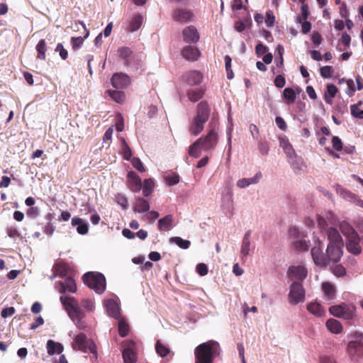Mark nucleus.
Returning a JSON list of instances; mask_svg holds the SVG:
<instances>
[{"label": "nucleus", "instance_id": "nucleus-1", "mask_svg": "<svg viewBox=\"0 0 363 363\" xmlns=\"http://www.w3.org/2000/svg\"><path fill=\"white\" fill-rule=\"evenodd\" d=\"M220 347L218 342L209 340L198 345L194 350L196 363H213L219 355Z\"/></svg>", "mask_w": 363, "mask_h": 363}, {"label": "nucleus", "instance_id": "nucleus-2", "mask_svg": "<svg viewBox=\"0 0 363 363\" xmlns=\"http://www.w3.org/2000/svg\"><path fill=\"white\" fill-rule=\"evenodd\" d=\"M60 301L76 326L80 330L84 329L86 324L83 320L84 313L79 306L78 301L73 297L64 296L60 297Z\"/></svg>", "mask_w": 363, "mask_h": 363}, {"label": "nucleus", "instance_id": "nucleus-3", "mask_svg": "<svg viewBox=\"0 0 363 363\" xmlns=\"http://www.w3.org/2000/svg\"><path fill=\"white\" fill-rule=\"evenodd\" d=\"M210 109L206 102L201 101L198 104L197 112L189 127V131L194 135H199L208 120Z\"/></svg>", "mask_w": 363, "mask_h": 363}, {"label": "nucleus", "instance_id": "nucleus-4", "mask_svg": "<svg viewBox=\"0 0 363 363\" xmlns=\"http://www.w3.org/2000/svg\"><path fill=\"white\" fill-rule=\"evenodd\" d=\"M84 283L96 293L101 294L106 289V279L99 272H89L83 275Z\"/></svg>", "mask_w": 363, "mask_h": 363}, {"label": "nucleus", "instance_id": "nucleus-5", "mask_svg": "<svg viewBox=\"0 0 363 363\" xmlns=\"http://www.w3.org/2000/svg\"><path fill=\"white\" fill-rule=\"evenodd\" d=\"M72 347L74 350H79L84 353L90 352L95 354L96 352V345L94 342L82 333L73 337Z\"/></svg>", "mask_w": 363, "mask_h": 363}, {"label": "nucleus", "instance_id": "nucleus-6", "mask_svg": "<svg viewBox=\"0 0 363 363\" xmlns=\"http://www.w3.org/2000/svg\"><path fill=\"white\" fill-rule=\"evenodd\" d=\"M218 138L217 128L216 125H214L211 127L205 136L200 138L197 141L203 148V150L212 151L216 148Z\"/></svg>", "mask_w": 363, "mask_h": 363}, {"label": "nucleus", "instance_id": "nucleus-7", "mask_svg": "<svg viewBox=\"0 0 363 363\" xmlns=\"http://www.w3.org/2000/svg\"><path fill=\"white\" fill-rule=\"evenodd\" d=\"M288 299L291 305H297L305 301V289L301 282L293 281L290 286Z\"/></svg>", "mask_w": 363, "mask_h": 363}, {"label": "nucleus", "instance_id": "nucleus-8", "mask_svg": "<svg viewBox=\"0 0 363 363\" xmlns=\"http://www.w3.org/2000/svg\"><path fill=\"white\" fill-rule=\"evenodd\" d=\"M347 350L352 360L357 362L363 357V342L361 340L350 341Z\"/></svg>", "mask_w": 363, "mask_h": 363}, {"label": "nucleus", "instance_id": "nucleus-9", "mask_svg": "<svg viewBox=\"0 0 363 363\" xmlns=\"http://www.w3.org/2000/svg\"><path fill=\"white\" fill-rule=\"evenodd\" d=\"M289 279L293 281L301 282L307 277V269L302 265L290 267L287 272Z\"/></svg>", "mask_w": 363, "mask_h": 363}, {"label": "nucleus", "instance_id": "nucleus-10", "mask_svg": "<svg viewBox=\"0 0 363 363\" xmlns=\"http://www.w3.org/2000/svg\"><path fill=\"white\" fill-rule=\"evenodd\" d=\"M194 17V13L187 9H177L172 11V18L174 21L186 23L193 21Z\"/></svg>", "mask_w": 363, "mask_h": 363}, {"label": "nucleus", "instance_id": "nucleus-11", "mask_svg": "<svg viewBox=\"0 0 363 363\" xmlns=\"http://www.w3.org/2000/svg\"><path fill=\"white\" fill-rule=\"evenodd\" d=\"M111 85L117 89H123L128 87L130 84V79L128 75L123 73H115L111 77Z\"/></svg>", "mask_w": 363, "mask_h": 363}, {"label": "nucleus", "instance_id": "nucleus-12", "mask_svg": "<svg viewBox=\"0 0 363 363\" xmlns=\"http://www.w3.org/2000/svg\"><path fill=\"white\" fill-rule=\"evenodd\" d=\"M323 246L319 242L318 246L311 249V256L314 263L320 267H325L328 264V258L326 255L323 252Z\"/></svg>", "mask_w": 363, "mask_h": 363}, {"label": "nucleus", "instance_id": "nucleus-13", "mask_svg": "<svg viewBox=\"0 0 363 363\" xmlns=\"http://www.w3.org/2000/svg\"><path fill=\"white\" fill-rule=\"evenodd\" d=\"M123 350V358L124 363H136L137 354L135 352V343L133 342H126Z\"/></svg>", "mask_w": 363, "mask_h": 363}, {"label": "nucleus", "instance_id": "nucleus-14", "mask_svg": "<svg viewBox=\"0 0 363 363\" xmlns=\"http://www.w3.org/2000/svg\"><path fill=\"white\" fill-rule=\"evenodd\" d=\"M342 247L336 245H328L326 250V257L328 258V264L330 262H337L342 255Z\"/></svg>", "mask_w": 363, "mask_h": 363}, {"label": "nucleus", "instance_id": "nucleus-15", "mask_svg": "<svg viewBox=\"0 0 363 363\" xmlns=\"http://www.w3.org/2000/svg\"><path fill=\"white\" fill-rule=\"evenodd\" d=\"M251 230L245 232L241 243L240 247V258L242 260H245L247 256L250 255L251 251Z\"/></svg>", "mask_w": 363, "mask_h": 363}, {"label": "nucleus", "instance_id": "nucleus-16", "mask_svg": "<svg viewBox=\"0 0 363 363\" xmlns=\"http://www.w3.org/2000/svg\"><path fill=\"white\" fill-rule=\"evenodd\" d=\"M184 40L188 43H196L199 40V34L194 26L186 27L182 32Z\"/></svg>", "mask_w": 363, "mask_h": 363}, {"label": "nucleus", "instance_id": "nucleus-17", "mask_svg": "<svg viewBox=\"0 0 363 363\" xmlns=\"http://www.w3.org/2000/svg\"><path fill=\"white\" fill-rule=\"evenodd\" d=\"M336 191L337 193L343 199L348 200L350 202L355 203L357 206L363 208V201L359 199L355 194H352L348 190L343 189L339 185L337 186Z\"/></svg>", "mask_w": 363, "mask_h": 363}, {"label": "nucleus", "instance_id": "nucleus-18", "mask_svg": "<svg viewBox=\"0 0 363 363\" xmlns=\"http://www.w3.org/2000/svg\"><path fill=\"white\" fill-rule=\"evenodd\" d=\"M203 79L201 72L193 70L189 71L183 75V80L189 86L199 85Z\"/></svg>", "mask_w": 363, "mask_h": 363}, {"label": "nucleus", "instance_id": "nucleus-19", "mask_svg": "<svg viewBox=\"0 0 363 363\" xmlns=\"http://www.w3.org/2000/svg\"><path fill=\"white\" fill-rule=\"evenodd\" d=\"M346 247L347 250L353 255H359L362 252V248L359 244V237L357 235L346 239Z\"/></svg>", "mask_w": 363, "mask_h": 363}, {"label": "nucleus", "instance_id": "nucleus-20", "mask_svg": "<svg viewBox=\"0 0 363 363\" xmlns=\"http://www.w3.org/2000/svg\"><path fill=\"white\" fill-rule=\"evenodd\" d=\"M262 177V174L260 172H257L254 177L251 178H242L238 179L236 182V186L239 189H245L250 185L257 184L259 182Z\"/></svg>", "mask_w": 363, "mask_h": 363}, {"label": "nucleus", "instance_id": "nucleus-21", "mask_svg": "<svg viewBox=\"0 0 363 363\" xmlns=\"http://www.w3.org/2000/svg\"><path fill=\"white\" fill-rule=\"evenodd\" d=\"M104 304L109 316L116 319H118L120 318V307L116 301L113 299H108L105 301Z\"/></svg>", "mask_w": 363, "mask_h": 363}, {"label": "nucleus", "instance_id": "nucleus-22", "mask_svg": "<svg viewBox=\"0 0 363 363\" xmlns=\"http://www.w3.org/2000/svg\"><path fill=\"white\" fill-rule=\"evenodd\" d=\"M328 239L329 240L328 245H336L343 246L342 239L338 232L335 228H329L327 230Z\"/></svg>", "mask_w": 363, "mask_h": 363}, {"label": "nucleus", "instance_id": "nucleus-23", "mask_svg": "<svg viewBox=\"0 0 363 363\" xmlns=\"http://www.w3.org/2000/svg\"><path fill=\"white\" fill-rule=\"evenodd\" d=\"M199 50L191 45L186 46L182 50V55L189 61H196L198 60L199 56Z\"/></svg>", "mask_w": 363, "mask_h": 363}, {"label": "nucleus", "instance_id": "nucleus-24", "mask_svg": "<svg viewBox=\"0 0 363 363\" xmlns=\"http://www.w3.org/2000/svg\"><path fill=\"white\" fill-rule=\"evenodd\" d=\"M118 54L127 65H131L135 58L133 51L128 47H121L118 48Z\"/></svg>", "mask_w": 363, "mask_h": 363}, {"label": "nucleus", "instance_id": "nucleus-25", "mask_svg": "<svg viewBox=\"0 0 363 363\" xmlns=\"http://www.w3.org/2000/svg\"><path fill=\"white\" fill-rule=\"evenodd\" d=\"M279 145L281 147H282L284 153L286 154V157H288V160L291 157H294V156L296 155L293 146L289 142L288 139H286L285 137H279Z\"/></svg>", "mask_w": 363, "mask_h": 363}, {"label": "nucleus", "instance_id": "nucleus-26", "mask_svg": "<svg viewBox=\"0 0 363 363\" xmlns=\"http://www.w3.org/2000/svg\"><path fill=\"white\" fill-rule=\"evenodd\" d=\"M295 174H298L303 172L306 167L303 159L297 155L288 160Z\"/></svg>", "mask_w": 363, "mask_h": 363}, {"label": "nucleus", "instance_id": "nucleus-27", "mask_svg": "<svg viewBox=\"0 0 363 363\" xmlns=\"http://www.w3.org/2000/svg\"><path fill=\"white\" fill-rule=\"evenodd\" d=\"M130 182V189L132 191L138 192L142 188L141 179L134 172H130L128 174Z\"/></svg>", "mask_w": 363, "mask_h": 363}, {"label": "nucleus", "instance_id": "nucleus-28", "mask_svg": "<svg viewBox=\"0 0 363 363\" xmlns=\"http://www.w3.org/2000/svg\"><path fill=\"white\" fill-rule=\"evenodd\" d=\"M222 208L225 211L226 213H233V194L229 191L222 196Z\"/></svg>", "mask_w": 363, "mask_h": 363}, {"label": "nucleus", "instance_id": "nucleus-29", "mask_svg": "<svg viewBox=\"0 0 363 363\" xmlns=\"http://www.w3.org/2000/svg\"><path fill=\"white\" fill-rule=\"evenodd\" d=\"M173 226V216L170 214L165 216L158 220V229L160 231H169Z\"/></svg>", "mask_w": 363, "mask_h": 363}, {"label": "nucleus", "instance_id": "nucleus-30", "mask_svg": "<svg viewBox=\"0 0 363 363\" xmlns=\"http://www.w3.org/2000/svg\"><path fill=\"white\" fill-rule=\"evenodd\" d=\"M133 210L140 213H147L150 210V203L147 200L138 197L134 203Z\"/></svg>", "mask_w": 363, "mask_h": 363}, {"label": "nucleus", "instance_id": "nucleus-31", "mask_svg": "<svg viewBox=\"0 0 363 363\" xmlns=\"http://www.w3.org/2000/svg\"><path fill=\"white\" fill-rule=\"evenodd\" d=\"M46 349L48 354L51 356L55 353H62L64 350V347L60 342H56L52 340H49L46 344Z\"/></svg>", "mask_w": 363, "mask_h": 363}, {"label": "nucleus", "instance_id": "nucleus-32", "mask_svg": "<svg viewBox=\"0 0 363 363\" xmlns=\"http://www.w3.org/2000/svg\"><path fill=\"white\" fill-rule=\"evenodd\" d=\"M328 330L334 334H340L342 331V325L340 321L336 319L330 318L326 321Z\"/></svg>", "mask_w": 363, "mask_h": 363}, {"label": "nucleus", "instance_id": "nucleus-33", "mask_svg": "<svg viewBox=\"0 0 363 363\" xmlns=\"http://www.w3.org/2000/svg\"><path fill=\"white\" fill-rule=\"evenodd\" d=\"M72 225L77 226V231L80 235H85L88 233V225L82 218L74 217L72 219Z\"/></svg>", "mask_w": 363, "mask_h": 363}, {"label": "nucleus", "instance_id": "nucleus-34", "mask_svg": "<svg viewBox=\"0 0 363 363\" xmlns=\"http://www.w3.org/2000/svg\"><path fill=\"white\" fill-rule=\"evenodd\" d=\"M60 292H65L67 291L74 293L77 290L76 284L74 280L71 277H67L64 282H60Z\"/></svg>", "mask_w": 363, "mask_h": 363}, {"label": "nucleus", "instance_id": "nucleus-35", "mask_svg": "<svg viewBox=\"0 0 363 363\" xmlns=\"http://www.w3.org/2000/svg\"><path fill=\"white\" fill-rule=\"evenodd\" d=\"M307 310L313 315L317 317H322L325 315V312L323 306L316 302H312L307 305Z\"/></svg>", "mask_w": 363, "mask_h": 363}, {"label": "nucleus", "instance_id": "nucleus-36", "mask_svg": "<svg viewBox=\"0 0 363 363\" xmlns=\"http://www.w3.org/2000/svg\"><path fill=\"white\" fill-rule=\"evenodd\" d=\"M337 92V88L333 84L327 85V89L324 93V99L327 104L331 105L333 104V99L335 96Z\"/></svg>", "mask_w": 363, "mask_h": 363}, {"label": "nucleus", "instance_id": "nucleus-37", "mask_svg": "<svg viewBox=\"0 0 363 363\" xmlns=\"http://www.w3.org/2000/svg\"><path fill=\"white\" fill-rule=\"evenodd\" d=\"M340 229L346 237V239L358 235L355 230L346 221H343L340 224Z\"/></svg>", "mask_w": 363, "mask_h": 363}, {"label": "nucleus", "instance_id": "nucleus-38", "mask_svg": "<svg viewBox=\"0 0 363 363\" xmlns=\"http://www.w3.org/2000/svg\"><path fill=\"white\" fill-rule=\"evenodd\" d=\"M105 94L109 96L114 101L121 104L125 101V94L123 91L118 90H106Z\"/></svg>", "mask_w": 363, "mask_h": 363}, {"label": "nucleus", "instance_id": "nucleus-39", "mask_svg": "<svg viewBox=\"0 0 363 363\" xmlns=\"http://www.w3.org/2000/svg\"><path fill=\"white\" fill-rule=\"evenodd\" d=\"M354 312L355 306L353 305L343 303L341 318L346 320L352 319L354 315Z\"/></svg>", "mask_w": 363, "mask_h": 363}, {"label": "nucleus", "instance_id": "nucleus-40", "mask_svg": "<svg viewBox=\"0 0 363 363\" xmlns=\"http://www.w3.org/2000/svg\"><path fill=\"white\" fill-rule=\"evenodd\" d=\"M322 288L328 300H332L335 297V289L331 284L328 282L323 283Z\"/></svg>", "mask_w": 363, "mask_h": 363}, {"label": "nucleus", "instance_id": "nucleus-41", "mask_svg": "<svg viewBox=\"0 0 363 363\" xmlns=\"http://www.w3.org/2000/svg\"><path fill=\"white\" fill-rule=\"evenodd\" d=\"M143 21V18L141 15L138 14L135 16L130 23L129 30L130 32H135L138 30L141 27Z\"/></svg>", "mask_w": 363, "mask_h": 363}, {"label": "nucleus", "instance_id": "nucleus-42", "mask_svg": "<svg viewBox=\"0 0 363 363\" xmlns=\"http://www.w3.org/2000/svg\"><path fill=\"white\" fill-rule=\"evenodd\" d=\"M36 50L38 52L37 58L40 60H45L47 46L45 40L42 39L38 42L36 45Z\"/></svg>", "mask_w": 363, "mask_h": 363}, {"label": "nucleus", "instance_id": "nucleus-43", "mask_svg": "<svg viewBox=\"0 0 363 363\" xmlns=\"http://www.w3.org/2000/svg\"><path fill=\"white\" fill-rule=\"evenodd\" d=\"M202 150H203V148L201 147L200 144L198 143V141L196 140L189 147V154L190 156L197 158V157H200Z\"/></svg>", "mask_w": 363, "mask_h": 363}, {"label": "nucleus", "instance_id": "nucleus-44", "mask_svg": "<svg viewBox=\"0 0 363 363\" xmlns=\"http://www.w3.org/2000/svg\"><path fill=\"white\" fill-rule=\"evenodd\" d=\"M169 242L174 243L182 249H188L191 245L190 241L184 240L180 237H172L170 238Z\"/></svg>", "mask_w": 363, "mask_h": 363}, {"label": "nucleus", "instance_id": "nucleus-45", "mask_svg": "<svg viewBox=\"0 0 363 363\" xmlns=\"http://www.w3.org/2000/svg\"><path fill=\"white\" fill-rule=\"evenodd\" d=\"M233 124L230 123V125L227 128L226 135H227V146H228V152L227 157L228 160H230L232 150V132H233Z\"/></svg>", "mask_w": 363, "mask_h": 363}, {"label": "nucleus", "instance_id": "nucleus-46", "mask_svg": "<svg viewBox=\"0 0 363 363\" xmlns=\"http://www.w3.org/2000/svg\"><path fill=\"white\" fill-rule=\"evenodd\" d=\"M203 91L201 89L189 90L187 96L189 101L196 102L203 97Z\"/></svg>", "mask_w": 363, "mask_h": 363}, {"label": "nucleus", "instance_id": "nucleus-47", "mask_svg": "<svg viewBox=\"0 0 363 363\" xmlns=\"http://www.w3.org/2000/svg\"><path fill=\"white\" fill-rule=\"evenodd\" d=\"M154 187V182L153 180L151 179H145L143 187V194L144 196L147 197L149 196L152 191Z\"/></svg>", "mask_w": 363, "mask_h": 363}, {"label": "nucleus", "instance_id": "nucleus-48", "mask_svg": "<svg viewBox=\"0 0 363 363\" xmlns=\"http://www.w3.org/2000/svg\"><path fill=\"white\" fill-rule=\"evenodd\" d=\"M89 31H86L85 35L84 37H72L71 38V43L72 49L74 50H78L81 46L82 45L84 40L85 38H86L89 36Z\"/></svg>", "mask_w": 363, "mask_h": 363}, {"label": "nucleus", "instance_id": "nucleus-49", "mask_svg": "<svg viewBox=\"0 0 363 363\" xmlns=\"http://www.w3.org/2000/svg\"><path fill=\"white\" fill-rule=\"evenodd\" d=\"M283 97L289 104H292L296 100L295 90L292 88L287 87L283 91Z\"/></svg>", "mask_w": 363, "mask_h": 363}, {"label": "nucleus", "instance_id": "nucleus-50", "mask_svg": "<svg viewBox=\"0 0 363 363\" xmlns=\"http://www.w3.org/2000/svg\"><path fill=\"white\" fill-rule=\"evenodd\" d=\"M155 350L157 353L160 357H165L167 354L169 353V349L166 347L165 345H162L160 340H157L156 345H155Z\"/></svg>", "mask_w": 363, "mask_h": 363}, {"label": "nucleus", "instance_id": "nucleus-51", "mask_svg": "<svg viewBox=\"0 0 363 363\" xmlns=\"http://www.w3.org/2000/svg\"><path fill=\"white\" fill-rule=\"evenodd\" d=\"M128 331H129L128 325L126 323V322L123 319L120 320L118 322L119 335L121 337H124L127 336Z\"/></svg>", "mask_w": 363, "mask_h": 363}, {"label": "nucleus", "instance_id": "nucleus-52", "mask_svg": "<svg viewBox=\"0 0 363 363\" xmlns=\"http://www.w3.org/2000/svg\"><path fill=\"white\" fill-rule=\"evenodd\" d=\"M165 181L169 186L175 185L179 182V176L172 173L165 177Z\"/></svg>", "mask_w": 363, "mask_h": 363}, {"label": "nucleus", "instance_id": "nucleus-53", "mask_svg": "<svg viewBox=\"0 0 363 363\" xmlns=\"http://www.w3.org/2000/svg\"><path fill=\"white\" fill-rule=\"evenodd\" d=\"M294 246L299 251H306L308 249V242L305 240H298L295 241Z\"/></svg>", "mask_w": 363, "mask_h": 363}, {"label": "nucleus", "instance_id": "nucleus-54", "mask_svg": "<svg viewBox=\"0 0 363 363\" xmlns=\"http://www.w3.org/2000/svg\"><path fill=\"white\" fill-rule=\"evenodd\" d=\"M116 201L123 209H127L128 207V201L127 198L120 194L116 195Z\"/></svg>", "mask_w": 363, "mask_h": 363}, {"label": "nucleus", "instance_id": "nucleus-55", "mask_svg": "<svg viewBox=\"0 0 363 363\" xmlns=\"http://www.w3.org/2000/svg\"><path fill=\"white\" fill-rule=\"evenodd\" d=\"M259 151L262 155H267L269 151V146L267 141L259 140L258 143Z\"/></svg>", "mask_w": 363, "mask_h": 363}, {"label": "nucleus", "instance_id": "nucleus-56", "mask_svg": "<svg viewBox=\"0 0 363 363\" xmlns=\"http://www.w3.org/2000/svg\"><path fill=\"white\" fill-rule=\"evenodd\" d=\"M342 306L343 304L335 305L330 307L329 311L330 314H332L334 316L341 318L342 313Z\"/></svg>", "mask_w": 363, "mask_h": 363}, {"label": "nucleus", "instance_id": "nucleus-57", "mask_svg": "<svg viewBox=\"0 0 363 363\" xmlns=\"http://www.w3.org/2000/svg\"><path fill=\"white\" fill-rule=\"evenodd\" d=\"M351 114L352 116L358 118H363V110L358 108L357 105L352 104L350 106Z\"/></svg>", "mask_w": 363, "mask_h": 363}, {"label": "nucleus", "instance_id": "nucleus-58", "mask_svg": "<svg viewBox=\"0 0 363 363\" xmlns=\"http://www.w3.org/2000/svg\"><path fill=\"white\" fill-rule=\"evenodd\" d=\"M55 274H59L61 277H64L66 274V266L63 264L58 263L55 264L53 267Z\"/></svg>", "mask_w": 363, "mask_h": 363}, {"label": "nucleus", "instance_id": "nucleus-59", "mask_svg": "<svg viewBox=\"0 0 363 363\" xmlns=\"http://www.w3.org/2000/svg\"><path fill=\"white\" fill-rule=\"evenodd\" d=\"M133 166L139 172H144L145 169L141 162V160L138 157H133L131 161Z\"/></svg>", "mask_w": 363, "mask_h": 363}, {"label": "nucleus", "instance_id": "nucleus-60", "mask_svg": "<svg viewBox=\"0 0 363 363\" xmlns=\"http://www.w3.org/2000/svg\"><path fill=\"white\" fill-rule=\"evenodd\" d=\"M333 147L336 151H341L342 149V143L338 136H333L332 138Z\"/></svg>", "mask_w": 363, "mask_h": 363}, {"label": "nucleus", "instance_id": "nucleus-61", "mask_svg": "<svg viewBox=\"0 0 363 363\" xmlns=\"http://www.w3.org/2000/svg\"><path fill=\"white\" fill-rule=\"evenodd\" d=\"M275 17L272 11H267L266 13L265 23L268 27H272L274 24Z\"/></svg>", "mask_w": 363, "mask_h": 363}, {"label": "nucleus", "instance_id": "nucleus-62", "mask_svg": "<svg viewBox=\"0 0 363 363\" xmlns=\"http://www.w3.org/2000/svg\"><path fill=\"white\" fill-rule=\"evenodd\" d=\"M56 52H59L60 56L62 60H66L68 57V52L67 50L64 48L62 43H58L55 48Z\"/></svg>", "mask_w": 363, "mask_h": 363}, {"label": "nucleus", "instance_id": "nucleus-63", "mask_svg": "<svg viewBox=\"0 0 363 363\" xmlns=\"http://www.w3.org/2000/svg\"><path fill=\"white\" fill-rule=\"evenodd\" d=\"M123 151L124 159L126 160H129L132 155L131 150L124 140H123Z\"/></svg>", "mask_w": 363, "mask_h": 363}, {"label": "nucleus", "instance_id": "nucleus-64", "mask_svg": "<svg viewBox=\"0 0 363 363\" xmlns=\"http://www.w3.org/2000/svg\"><path fill=\"white\" fill-rule=\"evenodd\" d=\"M15 312L16 309L14 308V307H7L1 311V315L2 318H6L8 317L13 315L15 313Z\"/></svg>", "mask_w": 363, "mask_h": 363}]
</instances>
